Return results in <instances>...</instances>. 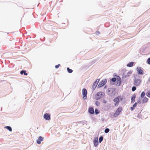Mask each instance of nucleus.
<instances>
[{"label": "nucleus", "mask_w": 150, "mask_h": 150, "mask_svg": "<svg viewBox=\"0 0 150 150\" xmlns=\"http://www.w3.org/2000/svg\"><path fill=\"white\" fill-rule=\"evenodd\" d=\"M123 99L120 96H118L116 98H114L113 101L115 103L114 104L115 106H117L118 105V104L119 102L122 101Z\"/></svg>", "instance_id": "nucleus-1"}, {"label": "nucleus", "mask_w": 150, "mask_h": 150, "mask_svg": "<svg viewBox=\"0 0 150 150\" xmlns=\"http://www.w3.org/2000/svg\"><path fill=\"white\" fill-rule=\"evenodd\" d=\"M116 89L113 88H110L108 89L109 95L110 96H112L115 95Z\"/></svg>", "instance_id": "nucleus-2"}, {"label": "nucleus", "mask_w": 150, "mask_h": 150, "mask_svg": "<svg viewBox=\"0 0 150 150\" xmlns=\"http://www.w3.org/2000/svg\"><path fill=\"white\" fill-rule=\"evenodd\" d=\"M122 109L121 107H120L116 111L115 113L114 114L113 116L115 117H117L118 115L120 112L122 111Z\"/></svg>", "instance_id": "nucleus-3"}, {"label": "nucleus", "mask_w": 150, "mask_h": 150, "mask_svg": "<svg viewBox=\"0 0 150 150\" xmlns=\"http://www.w3.org/2000/svg\"><path fill=\"white\" fill-rule=\"evenodd\" d=\"M141 82V80L139 79L136 78L134 76V85L136 86H139Z\"/></svg>", "instance_id": "nucleus-4"}, {"label": "nucleus", "mask_w": 150, "mask_h": 150, "mask_svg": "<svg viewBox=\"0 0 150 150\" xmlns=\"http://www.w3.org/2000/svg\"><path fill=\"white\" fill-rule=\"evenodd\" d=\"M82 93L83 98L84 99H86L87 98V90L86 88H83L82 89Z\"/></svg>", "instance_id": "nucleus-5"}, {"label": "nucleus", "mask_w": 150, "mask_h": 150, "mask_svg": "<svg viewBox=\"0 0 150 150\" xmlns=\"http://www.w3.org/2000/svg\"><path fill=\"white\" fill-rule=\"evenodd\" d=\"M104 93L102 92H98L96 94V99L97 100H98L103 97L104 96Z\"/></svg>", "instance_id": "nucleus-6"}, {"label": "nucleus", "mask_w": 150, "mask_h": 150, "mask_svg": "<svg viewBox=\"0 0 150 150\" xmlns=\"http://www.w3.org/2000/svg\"><path fill=\"white\" fill-rule=\"evenodd\" d=\"M106 82L107 81L106 79H104L102 80L98 84V88H100V87L103 86L106 83Z\"/></svg>", "instance_id": "nucleus-7"}, {"label": "nucleus", "mask_w": 150, "mask_h": 150, "mask_svg": "<svg viewBox=\"0 0 150 150\" xmlns=\"http://www.w3.org/2000/svg\"><path fill=\"white\" fill-rule=\"evenodd\" d=\"M141 68L137 67L136 70L137 71V74L139 75H142L144 74L143 71L141 69Z\"/></svg>", "instance_id": "nucleus-8"}, {"label": "nucleus", "mask_w": 150, "mask_h": 150, "mask_svg": "<svg viewBox=\"0 0 150 150\" xmlns=\"http://www.w3.org/2000/svg\"><path fill=\"white\" fill-rule=\"evenodd\" d=\"M94 146L96 147L98 144V139L97 137H96L93 140Z\"/></svg>", "instance_id": "nucleus-9"}, {"label": "nucleus", "mask_w": 150, "mask_h": 150, "mask_svg": "<svg viewBox=\"0 0 150 150\" xmlns=\"http://www.w3.org/2000/svg\"><path fill=\"white\" fill-rule=\"evenodd\" d=\"M43 117L45 120H49L50 119V115L49 113L45 114L44 115Z\"/></svg>", "instance_id": "nucleus-10"}, {"label": "nucleus", "mask_w": 150, "mask_h": 150, "mask_svg": "<svg viewBox=\"0 0 150 150\" xmlns=\"http://www.w3.org/2000/svg\"><path fill=\"white\" fill-rule=\"evenodd\" d=\"M117 84H116L117 86H119L121 84V79L119 76H117Z\"/></svg>", "instance_id": "nucleus-11"}, {"label": "nucleus", "mask_w": 150, "mask_h": 150, "mask_svg": "<svg viewBox=\"0 0 150 150\" xmlns=\"http://www.w3.org/2000/svg\"><path fill=\"white\" fill-rule=\"evenodd\" d=\"M132 73V71H129L127 73V74L125 73L123 75V77L125 78H127Z\"/></svg>", "instance_id": "nucleus-12"}, {"label": "nucleus", "mask_w": 150, "mask_h": 150, "mask_svg": "<svg viewBox=\"0 0 150 150\" xmlns=\"http://www.w3.org/2000/svg\"><path fill=\"white\" fill-rule=\"evenodd\" d=\"M43 139L44 138L41 136H40L38 139L37 140V143L38 144H40L41 142L43 140Z\"/></svg>", "instance_id": "nucleus-13"}, {"label": "nucleus", "mask_w": 150, "mask_h": 150, "mask_svg": "<svg viewBox=\"0 0 150 150\" xmlns=\"http://www.w3.org/2000/svg\"><path fill=\"white\" fill-rule=\"evenodd\" d=\"M88 111L90 114H93L94 113V109L92 107L89 108L88 110Z\"/></svg>", "instance_id": "nucleus-14"}, {"label": "nucleus", "mask_w": 150, "mask_h": 150, "mask_svg": "<svg viewBox=\"0 0 150 150\" xmlns=\"http://www.w3.org/2000/svg\"><path fill=\"white\" fill-rule=\"evenodd\" d=\"M136 96L135 94H133L132 96L131 99V103H132L135 102Z\"/></svg>", "instance_id": "nucleus-15"}, {"label": "nucleus", "mask_w": 150, "mask_h": 150, "mask_svg": "<svg viewBox=\"0 0 150 150\" xmlns=\"http://www.w3.org/2000/svg\"><path fill=\"white\" fill-rule=\"evenodd\" d=\"M137 103L136 102L133 105L132 107L130 108V110L131 111H133L136 107L137 106Z\"/></svg>", "instance_id": "nucleus-16"}, {"label": "nucleus", "mask_w": 150, "mask_h": 150, "mask_svg": "<svg viewBox=\"0 0 150 150\" xmlns=\"http://www.w3.org/2000/svg\"><path fill=\"white\" fill-rule=\"evenodd\" d=\"M97 84H97V83H96V82H94L93 83V86L92 87V88L93 90H94L96 88L97 85Z\"/></svg>", "instance_id": "nucleus-17"}, {"label": "nucleus", "mask_w": 150, "mask_h": 150, "mask_svg": "<svg viewBox=\"0 0 150 150\" xmlns=\"http://www.w3.org/2000/svg\"><path fill=\"white\" fill-rule=\"evenodd\" d=\"M134 62H129L128 64H127V66L129 67H131L133 66L134 64Z\"/></svg>", "instance_id": "nucleus-18"}, {"label": "nucleus", "mask_w": 150, "mask_h": 150, "mask_svg": "<svg viewBox=\"0 0 150 150\" xmlns=\"http://www.w3.org/2000/svg\"><path fill=\"white\" fill-rule=\"evenodd\" d=\"M20 74L21 75L24 74L25 75H28V74L26 72L25 70H22L20 72Z\"/></svg>", "instance_id": "nucleus-19"}, {"label": "nucleus", "mask_w": 150, "mask_h": 150, "mask_svg": "<svg viewBox=\"0 0 150 150\" xmlns=\"http://www.w3.org/2000/svg\"><path fill=\"white\" fill-rule=\"evenodd\" d=\"M148 100V99L147 98L144 97L142 100V103H146Z\"/></svg>", "instance_id": "nucleus-20"}, {"label": "nucleus", "mask_w": 150, "mask_h": 150, "mask_svg": "<svg viewBox=\"0 0 150 150\" xmlns=\"http://www.w3.org/2000/svg\"><path fill=\"white\" fill-rule=\"evenodd\" d=\"M5 128H6L10 132H11L12 130L11 127L9 126H7L5 127Z\"/></svg>", "instance_id": "nucleus-21"}, {"label": "nucleus", "mask_w": 150, "mask_h": 150, "mask_svg": "<svg viewBox=\"0 0 150 150\" xmlns=\"http://www.w3.org/2000/svg\"><path fill=\"white\" fill-rule=\"evenodd\" d=\"M103 136H100L99 139V142L100 143H101V142L103 141Z\"/></svg>", "instance_id": "nucleus-22"}, {"label": "nucleus", "mask_w": 150, "mask_h": 150, "mask_svg": "<svg viewBox=\"0 0 150 150\" xmlns=\"http://www.w3.org/2000/svg\"><path fill=\"white\" fill-rule=\"evenodd\" d=\"M68 72L70 73H71L73 72L72 69H70L69 67L67 68V69Z\"/></svg>", "instance_id": "nucleus-23"}, {"label": "nucleus", "mask_w": 150, "mask_h": 150, "mask_svg": "<svg viewBox=\"0 0 150 150\" xmlns=\"http://www.w3.org/2000/svg\"><path fill=\"white\" fill-rule=\"evenodd\" d=\"M145 93L144 91L142 92L141 94V97L142 98H143L145 95Z\"/></svg>", "instance_id": "nucleus-24"}, {"label": "nucleus", "mask_w": 150, "mask_h": 150, "mask_svg": "<svg viewBox=\"0 0 150 150\" xmlns=\"http://www.w3.org/2000/svg\"><path fill=\"white\" fill-rule=\"evenodd\" d=\"M95 113L96 114H98L99 113V111L96 108L95 109Z\"/></svg>", "instance_id": "nucleus-25"}, {"label": "nucleus", "mask_w": 150, "mask_h": 150, "mask_svg": "<svg viewBox=\"0 0 150 150\" xmlns=\"http://www.w3.org/2000/svg\"><path fill=\"white\" fill-rule=\"evenodd\" d=\"M111 81H112V82H115L116 81V79L115 78H112L111 79Z\"/></svg>", "instance_id": "nucleus-26"}, {"label": "nucleus", "mask_w": 150, "mask_h": 150, "mask_svg": "<svg viewBox=\"0 0 150 150\" xmlns=\"http://www.w3.org/2000/svg\"><path fill=\"white\" fill-rule=\"evenodd\" d=\"M110 131L109 129L108 128H106L105 129V133H108Z\"/></svg>", "instance_id": "nucleus-27"}, {"label": "nucleus", "mask_w": 150, "mask_h": 150, "mask_svg": "<svg viewBox=\"0 0 150 150\" xmlns=\"http://www.w3.org/2000/svg\"><path fill=\"white\" fill-rule=\"evenodd\" d=\"M146 96L149 97H150V91H148L146 93Z\"/></svg>", "instance_id": "nucleus-28"}, {"label": "nucleus", "mask_w": 150, "mask_h": 150, "mask_svg": "<svg viewBox=\"0 0 150 150\" xmlns=\"http://www.w3.org/2000/svg\"><path fill=\"white\" fill-rule=\"evenodd\" d=\"M136 88L135 86H134L132 87V91H135L136 90Z\"/></svg>", "instance_id": "nucleus-29"}, {"label": "nucleus", "mask_w": 150, "mask_h": 150, "mask_svg": "<svg viewBox=\"0 0 150 150\" xmlns=\"http://www.w3.org/2000/svg\"><path fill=\"white\" fill-rule=\"evenodd\" d=\"M147 62L148 64H150V57L148 59Z\"/></svg>", "instance_id": "nucleus-30"}, {"label": "nucleus", "mask_w": 150, "mask_h": 150, "mask_svg": "<svg viewBox=\"0 0 150 150\" xmlns=\"http://www.w3.org/2000/svg\"><path fill=\"white\" fill-rule=\"evenodd\" d=\"M96 105L97 106H99L100 105V103L98 101H97L95 103Z\"/></svg>", "instance_id": "nucleus-31"}, {"label": "nucleus", "mask_w": 150, "mask_h": 150, "mask_svg": "<svg viewBox=\"0 0 150 150\" xmlns=\"http://www.w3.org/2000/svg\"><path fill=\"white\" fill-rule=\"evenodd\" d=\"M59 65H60V64H58V65H56L55 66V68L56 69H57L58 68H59Z\"/></svg>", "instance_id": "nucleus-32"}, {"label": "nucleus", "mask_w": 150, "mask_h": 150, "mask_svg": "<svg viewBox=\"0 0 150 150\" xmlns=\"http://www.w3.org/2000/svg\"><path fill=\"white\" fill-rule=\"evenodd\" d=\"M137 103L139 104H140L141 103V100H138L137 101Z\"/></svg>", "instance_id": "nucleus-33"}, {"label": "nucleus", "mask_w": 150, "mask_h": 150, "mask_svg": "<svg viewBox=\"0 0 150 150\" xmlns=\"http://www.w3.org/2000/svg\"><path fill=\"white\" fill-rule=\"evenodd\" d=\"M99 81L100 79H97L95 82H96V83H97V84H98V83L99 82Z\"/></svg>", "instance_id": "nucleus-34"}, {"label": "nucleus", "mask_w": 150, "mask_h": 150, "mask_svg": "<svg viewBox=\"0 0 150 150\" xmlns=\"http://www.w3.org/2000/svg\"><path fill=\"white\" fill-rule=\"evenodd\" d=\"M103 102L104 103H106L107 102V101L105 100H103Z\"/></svg>", "instance_id": "nucleus-35"}, {"label": "nucleus", "mask_w": 150, "mask_h": 150, "mask_svg": "<svg viewBox=\"0 0 150 150\" xmlns=\"http://www.w3.org/2000/svg\"><path fill=\"white\" fill-rule=\"evenodd\" d=\"M96 34H100V32L98 31L96 32Z\"/></svg>", "instance_id": "nucleus-36"}, {"label": "nucleus", "mask_w": 150, "mask_h": 150, "mask_svg": "<svg viewBox=\"0 0 150 150\" xmlns=\"http://www.w3.org/2000/svg\"><path fill=\"white\" fill-rule=\"evenodd\" d=\"M148 81H149V82H150V79H149L148 80Z\"/></svg>", "instance_id": "nucleus-37"}, {"label": "nucleus", "mask_w": 150, "mask_h": 150, "mask_svg": "<svg viewBox=\"0 0 150 150\" xmlns=\"http://www.w3.org/2000/svg\"><path fill=\"white\" fill-rule=\"evenodd\" d=\"M85 122H86V121H84L83 122L84 123H86Z\"/></svg>", "instance_id": "nucleus-38"}]
</instances>
